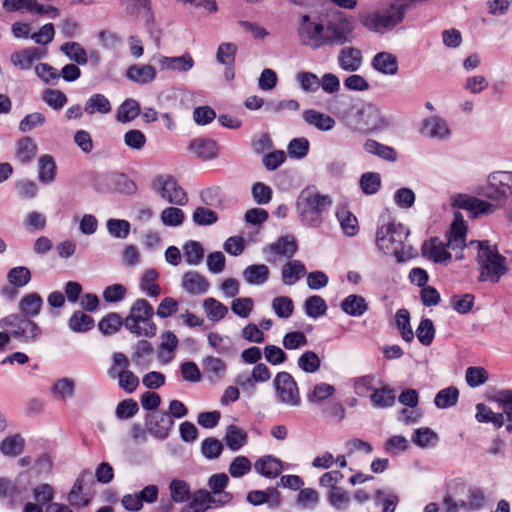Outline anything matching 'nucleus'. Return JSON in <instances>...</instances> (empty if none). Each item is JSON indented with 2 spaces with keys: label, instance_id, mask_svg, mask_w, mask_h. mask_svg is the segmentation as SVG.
I'll return each instance as SVG.
<instances>
[{
  "label": "nucleus",
  "instance_id": "obj_7",
  "mask_svg": "<svg viewBox=\"0 0 512 512\" xmlns=\"http://www.w3.org/2000/svg\"><path fill=\"white\" fill-rule=\"evenodd\" d=\"M0 327L10 331L13 338L26 343L35 342L42 335V330L36 322L17 313L3 317L0 320Z\"/></svg>",
  "mask_w": 512,
  "mask_h": 512
},
{
  "label": "nucleus",
  "instance_id": "obj_24",
  "mask_svg": "<svg viewBox=\"0 0 512 512\" xmlns=\"http://www.w3.org/2000/svg\"><path fill=\"white\" fill-rule=\"evenodd\" d=\"M339 66L347 72H355L362 65V53L354 47H345L340 50L338 55Z\"/></svg>",
  "mask_w": 512,
  "mask_h": 512
},
{
  "label": "nucleus",
  "instance_id": "obj_42",
  "mask_svg": "<svg viewBox=\"0 0 512 512\" xmlns=\"http://www.w3.org/2000/svg\"><path fill=\"white\" fill-rule=\"evenodd\" d=\"M336 217L344 234L354 236L358 233L357 218L346 207H339L336 211Z\"/></svg>",
  "mask_w": 512,
  "mask_h": 512
},
{
  "label": "nucleus",
  "instance_id": "obj_4",
  "mask_svg": "<svg viewBox=\"0 0 512 512\" xmlns=\"http://www.w3.org/2000/svg\"><path fill=\"white\" fill-rule=\"evenodd\" d=\"M409 230L401 223L389 222L381 225L376 232V245L386 255H393L398 262L411 256V247L405 244Z\"/></svg>",
  "mask_w": 512,
  "mask_h": 512
},
{
  "label": "nucleus",
  "instance_id": "obj_9",
  "mask_svg": "<svg viewBox=\"0 0 512 512\" xmlns=\"http://www.w3.org/2000/svg\"><path fill=\"white\" fill-rule=\"evenodd\" d=\"M354 30L353 20L343 13H336L331 16L324 25V38L326 45H342L349 40Z\"/></svg>",
  "mask_w": 512,
  "mask_h": 512
},
{
  "label": "nucleus",
  "instance_id": "obj_2",
  "mask_svg": "<svg viewBox=\"0 0 512 512\" xmlns=\"http://www.w3.org/2000/svg\"><path fill=\"white\" fill-rule=\"evenodd\" d=\"M342 120L349 129L359 133H371L388 125L381 110L371 103L352 104L344 111Z\"/></svg>",
  "mask_w": 512,
  "mask_h": 512
},
{
  "label": "nucleus",
  "instance_id": "obj_45",
  "mask_svg": "<svg viewBox=\"0 0 512 512\" xmlns=\"http://www.w3.org/2000/svg\"><path fill=\"white\" fill-rule=\"evenodd\" d=\"M38 179L42 183H51L56 176V164L52 156L43 155L38 161Z\"/></svg>",
  "mask_w": 512,
  "mask_h": 512
},
{
  "label": "nucleus",
  "instance_id": "obj_1",
  "mask_svg": "<svg viewBox=\"0 0 512 512\" xmlns=\"http://www.w3.org/2000/svg\"><path fill=\"white\" fill-rule=\"evenodd\" d=\"M332 204L331 196L321 193L316 186L305 187L296 199V211L300 222L307 227H319Z\"/></svg>",
  "mask_w": 512,
  "mask_h": 512
},
{
  "label": "nucleus",
  "instance_id": "obj_64",
  "mask_svg": "<svg viewBox=\"0 0 512 512\" xmlns=\"http://www.w3.org/2000/svg\"><path fill=\"white\" fill-rule=\"evenodd\" d=\"M272 309L279 318H289L294 310L293 301L288 296H278L272 300Z\"/></svg>",
  "mask_w": 512,
  "mask_h": 512
},
{
  "label": "nucleus",
  "instance_id": "obj_8",
  "mask_svg": "<svg viewBox=\"0 0 512 512\" xmlns=\"http://www.w3.org/2000/svg\"><path fill=\"white\" fill-rule=\"evenodd\" d=\"M151 189L171 205L185 206L189 201L185 189L170 174L156 175L151 182Z\"/></svg>",
  "mask_w": 512,
  "mask_h": 512
},
{
  "label": "nucleus",
  "instance_id": "obj_36",
  "mask_svg": "<svg viewBox=\"0 0 512 512\" xmlns=\"http://www.w3.org/2000/svg\"><path fill=\"white\" fill-rule=\"evenodd\" d=\"M83 110L88 115L107 114L111 111V104L106 96L96 93L87 99Z\"/></svg>",
  "mask_w": 512,
  "mask_h": 512
},
{
  "label": "nucleus",
  "instance_id": "obj_38",
  "mask_svg": "<svg viewBox=\"0 0 512 512\" xmlns=\"http://www.w3.org/2000/svg\"><path fill=\"white\" fill-rule=\"evenodd\" d=\"M158 497V487L156 485H148L134 496L130 495V511H138L142 508L143 502L153 503Z\"/></svg>",
  "mask_w": 512,
  "mask_h": 512
},
{
  "label": "nucleus",
  "instance_id": "obj_27",
  "mask_svg": "<svg viewBox=\"0 0 512 512\" xmlns=\"http://www.w3.org/2000/svg\"><path fill=\"white\" fill-rule=\"evenodd\" d=\"M305 274V265L299 260H290L281 268V278L284 285H294L304 277Z\"/></svg>",
  "mask_w": 512,
  "mask_h": 512
},
{
  "label": "nucleus",
  "instance_id": "obj_63",
  "mask_svg": "<svg viewBox=\"0 0 512 512\" xmlns=\"http://www.w3.org/2000/svg\"><path fill=\"white\" fill-rule=\"evenodd\" d=\"M171 498L174 502L182 503L189 499L190 487L184 480L174 479L169 484Z\"/></svg>",
  "mask_w": 512,
  "mask_h": 512
},
{
  "label": "nucleus",
  "instance_id": "obj_15",
  "mask_svg": "<svg viewBox=\"0 0 512 512\" xmlns=\"http://www.w3.org/2000/svg\"><path fill=\"white\" fill-rule=\"evenodd\" d=\"M174 424L171 416L165 411H154L146 418V428L151 435L158 439H165Z\"/></svg>",
  "mask_w": 512,
  "mask_h": 512
},
{
  "label": "nucleus",
  "instance_id": "obj_22",
  "mask_svg": "<svg viewBox=\"0 0 512 512\" xmlns=\"http://www.w3.org/2000/svg\"><path fill=\"white\" fill-rule=\"evenodd\" d=\"M254 469L261 476L274 479L281 474L283 465L278 458L272 455H265L254 463Z\"/></svg>",
  "mask_w": 512,
  "mask_h": 512
},
{
  "label": "nucleus",
  "instance_id": "obj_10",
  "mask_svg": "<svg viewBox=\"0 0 512 512\" xmlns=\"http://www.w3.org/2000/svg\"><path fill=\"white\" fill-rule=\"evenodd\" d=\"M273 386L280 403L297 407L301 403L300 393L296 381L288 372L282 371L273 379Z\"/></svg>",
  "mask_w": 512,
  "mask_h": 512
},
{
  "label": "nucleus",
  "instance_id": "obj_54",
  "mask_svg": "<svg viewBox=\"0 0 512 512\" xmlns=\"http://www.w3.org/2000/svg\"><path fill=\"white\" fill-rule=\"evenodd\" d=\"M459 397V391L455 387H448L440 390L435 398L434 403L440 409H445L454 406Z\"/></svg>",
  "mask_w": 512,
  "mask_h": 512
},
{
  "label": "nucleus",
  "instance_id": "obj_50",
  "mask_svg": "<svg viewBox=\"0 0 512 512\" xmlns=\"http://www.w3.org/2000/svg\"><path fill=\"white\" fill-rule=\"evenodd\" d=\"M68 326L73 332L84 333L93 328L94 320L91 316L81 311H76L70 317Z\"/></svg>",
  "mask_w": 512,
  "mask_h": 512
},
{
  "label": "nucleus",
  "instance_id": "obj_39",
  "mask_svg": "<svg viewBox=\"0 0 512 512\" xmlns=\"http://www.w3.org/2000/svg\"><path fill=\"white\" fill-rule=\"evenodd\" d=\"M395 392L389 386L375 389L370 394V401L375 408L384 409L392 407L395 403Z\"/></svg>",
  "mask_w": 512,
  "mask_h": 512
},
{
  "label": "nucleus",
  "instance_id": "obj_23",
  "mask_svg": "<svg viewBox=\"0 0 512 512\" xmlns=\"http://www.w3.org/2000/svg\"><path fill=\"white\" fill-rule=\"evenodd\" d=\"M182 288L194 295L205 294L209 289L207 279L196 271H190L184 274L181 283Z\"/></svg>",
  "mask_w": 512,
  "mask_h": 512
},
{
  "label": "nucleus",
  "instance_id": "obj_62",
  "mask_svg": "<svg viewBox=\"0 0 512 512\" xmlns=\"http://www.w3.org/2000/svg\"><path fill=\"white\" fill-rule=\"evenodd\" d=\"M7 279L15 287H24L31 280V272L24 266L14 267L9 270Z\"/></svg>",
  "mask_w": 512,
  "mask_h": 512
},
{
  "label": "nucleus",
  "instance_id": "obj_30",
  "mask_svg": "<svg viewBox=\"0 0 512 512\" xmlns=\"http://www.w3.org/2000/svg\"><path fill=\"white\" fill-rule=\"evenodd\" d=\"M372 66L385 75H395L398 71L397 58L389 52L377 53L372 60Z\"/></svg>",
  "mask_w": 512,
  "mask_h": 512
},
{
  "label": "nucleus",
  "instance_id": "obj_6",
  "mask_svg": "<svg viewBox=\"0 0 512 512\" xmlns=\"http://www.w3.org/2000/svg\"><path fill=\"white\" fill-rule=\"evenodd\" d=\"M154 309L145 299H137L130 307V333L151 338L156 335Z\"/></svg>",
  "mask_w": 512,
  "mask_h": 512
},
{
  "label": "nucleus",
  "instance_id": "obj_57",
  "mask_svg": "<svg viewBox=\"0 0 512 512\" xmlns=\"http://www.w3.org/2000/svg\"><path fill=\"white\" fill-rule=\"evenodd\" d=\"M396 325L403 340L411 342L414 338V333L410 326V315L406 309H399L396 312Z\"/></svg>",
  "mask_w": 512,
  "mask_h": 512
},
{
  "label": "nucleus",
  "instance_id": "obj_35",
  "mask_svg": "<svg viewBox=\"0 0 512 512\" xmlns=\"http://www.w3.org/2000/svg\"><path fill=\"white\" fill-rule=\"evenodd\" d=\"M247 433L236 425H229L226 429L224 442L231 451L240 450L247 443Z\"/></svg>",
  "mask_w": 512,
  "mask_h": 512
},
{
  "label": "nucleus",
  "instance_id": "obj_13",
  "mask_svg": "<svg viewBox=\"0 0 512 512\" xmlns=\"http://www.w3.org/2000/svg\"><path fill=\"white\" fill-rule=\"evenodd\" d=\"M271 377L268 366L264 363L256 364L251 374L240 373L235 378V383L247 394H253L256 389V383L267 382Z\"/></svg>",
  "mask_w": 512,
  "mask_h": 512
},
{
  "label": "nucleus",
  "instance_id": "obj_56",
  "mask_svg": "<svg viewBox=\"0 0 512 512\" xmlns=\"http://www.w3.org/2000/svg\"><path fill=\"white\" fill-rule=\"evenodd\" d=\"M207 340L216 353L227 355L231 352L232 341L228 336H223L216 332H210L207 336Z\"/></svg>",
  "mask_w": 512,
  "mask_h": 512
},
{
  "label": "nucleus",
  "instance_id": "obj_16",
  "mask_svg": "<svg viewBox=\"0 0 512 512\" xmlns=\"http://www.w3.org/2000/svg\"><path fill=\"white\" fill-rule=\"evenodd\" d=\"M448 245L438 238H431L425 242L422 247L423 255L433 260L435 263L447 265L452 258L451 253L447 251Z\"/></svg>",
  "mask_w": 512,
  "mask_h": 512
},
{
  "label": "nucleus",
  "instance_id": "obj_55",
  "mask_svg": "<svg viewBox=\"0 0 512 512\" xmlns=\"http://www.w3.org/2000/svg\"><path fill=\"white\" fill-rule=\"evenodd\" d=\"M304 309L307 316L318 318L326 313L327 305L322 297L313 295L306 299Z\"/></svg>",
  "mask_w": 512,
  "mask_h": 512
},
{
  "label": "nucleus",
  "instance_id": "obj_18",
  "mask_svg": "<svg viewBox=\"0 0 512 512\" xmlns=\"http://www.w3.org/2000/svg\"><path fill=\"white\" fill-rule=\"evenodd\" d=\"M46 54L47 51L45 49L30 47L11 54L10 61L15 67L27 70L35 60L44 58Z\"/></svg>",
  "mask_w": 512,
  "mask_h": 512
},
{
  "label": "nucleus",
  "instance_id": "obj_3",
  "mask_svg": "<svg viewBox=\"0 0 512 512\" xmlns=\"http://www.w3.org/2000/svg\"><path fill=\"white\" fill-rule=\"evenodd\" d=\"M468 248L477 251L479 281L497 283L507 273L506 258L499 254L496 246L490 245L489 241H470Z\"/></svg>",
  "mask_w": 512,
  "mask_h": 512
},
{
  "label": "nucleus",
  "instance_id": "obj_5",
  "mask_svg": "<svg viewBox=\"0 0 512 512\" xmlns=\"http://www.w3.org/2000/svg\"><path fill=\"white\" fill-rule=\"evenodd\" d=\"M401 9L395 1L387 9L361 15L360 21L368 30L384 34L404 20L405 14Z\"/></svg>",
  "mask_w": 512,
  "mask_h": 512
},
{
  "label": "nucleus",
  "instance_id": "obj_19",
  "mask_svg": "<svg viewBox=\"0 0 512 512\" xmlns=\"http://www.w3.org/2000/svg\"><path fill=\"white\" fill-rule=\"evenodd\" d=\"M108 375L112 379H118L119 386L124 390H128V359L124 353L116 352L113 354Z\"/></svg>",
  "mask_w": 512,
  "mask_h": 512
},
{
  "label": "nucleus",
  "instance_id": "obj_52",
  "mask_svg": "<svg viewBox=\"0 0 512 512\" xmlns=\"http://www.w3.org/2000/svg\"><path fill=\"white\" fill-rule=\"evenodd\" d=\"M63 52L70 60L76 62L79 65H85L88 62V57L85 49L77 42H67L60 47Z\"/></svg>",
  "mask_w": 512,
  "mask_h": 512
},
{
  "label": "nucleus",
  "instance_id": "obj_33",
  "mask_svg": "<svg viewBox=\"0 0 512 512\" xmlns=\"http://www.w3.org/2000/svg\"><path fill=\"white\" fill-rule=\"evenodd\" d=\"M328 504L337 511H345L350 507L351 497L342 487H334L326 493Z\"/></svg>",
  "mask_w": 512,
  "mask_h": 512
},
{
  "label": "nucleus",
  "instance_id": "obj_34",
  "mask_svg": "<svg viewBox=\"0 0 512 512\" xmlns=\"http://www.w3.org/2000/svg\"><path fill=\"white\" fill-rule=\"evenodd\" d=\"M341 309L348 315L353 317L362 316L368 309L365 299L356 294L347 296L341 302Z\"/></svg>",
  "mask_w": 512,
  "mask_h": 512
},
{
  "label": "nucleus",
  "instance_id": "obj_17",
  "mask_svg": "<svg viewBox=\"0 0 512 512\" xmlns=\"http://www.w3.org/2000/svg\"><path fill=\"white\" fill-rule=\"evenodd\" d=\"M455 206L469 211L473 217L481 214H490L495 210V205L475 197L460 195L455 199Z\"/></svg>",
  "mask_w": 512,
  "mask_h": 512
},
{
  "label": "nucleus",
  "instance_id": "obj_44",
  "mask_svg": "<svg viewBox=\"0 0 512 512\" xmlns=\"http://www.w3.org/2000/svg\"><path fill=\"white\" fill-rule=\"evenodd\" d=\"M181 206H169L164 208L160 213V221L167 227H178L183 224L185 214L180 208Z\"/></svg>",
  "mask_w": 512,
  "mask_h": 512
},
{
  "label": "nucleus",
  "instance_id": "obj_11",
  "mask_svg": "<svg viewBox=\"0 0 512 512\" xmlns=\"http://www.w3.org/2000/svg\"><path fill=\"white\" fill-rule=\"evenodd\" d=\"M297 34L301 44L312 49H318L326 45L324 38V25L310 20L309 15H302L297 28Z\"/></svg>",
  "mask_w": 512,
  "mask_h": 512
},
{
  "label": "nucleus",
  "instance_id": "obj_26",
  "mask_svg": "<svg viewBox=\"0 0 512 512\" xmlns=\"http://www.w3.org/2000/svg\"><path fill=\"white\" fill-rule=\"evenodd\" d=\"M302 116L308 125L314 126L320 131H330L336 124L331 116L314 109L304 110Z\"/></svg>",
  "mask_w": 512,
  "mask_h": 512
},
{
  "label": "nucleus",
  "instance_id": "obj_31",
  "mask_svg": "<svg viewBox=\"0 0 512 512\" xmlns=\"http://www.w3.org/2000/svg\"><path fill=\"white\" fill-rule=\"evenodd\" d=\"M43 305V300L38 293L32 292L25 295L19 302V310L21 316L28 318L39 315Z\"/></svg>",
  "mask_w": 512,
  "mask_h": 512
},
{
  "label": "nucleus",
  "instance_id": "obj_21",
  "mask_svg": "<svg viewBox=\"0 0 512 512\" xmlns=\"http://www.w3.org/2000/svg\"><path fill=\"white\" fill-rule=\"evenodd\" d=\"M421 133L427 137L442 140L450 136V129L444 119L432 116L423 121Z\"/></svg>",
  "mask_w": 512,
  "mask_h": 512
},
{
  "label": "nucleus",
  "instance_id": "obj_14",
  "mask_svg": "<svg viewBox=\"0 0 512 512\" xmlns=\"http://www.w3.org/2000/svg\"><path fill=\"white\" fill-rule=\"evenodd\" d=\"M297 251V243L292 236H283L277 239L274 243L269 244L264 248L266 260L269 263H274L276 257H283L291 259Z\"/></svg>",
  "mask_w": 512,
  "mask_h": 512
},
{
  "label": "nucleus",
  "instance_id": "obj_43",
  "mask_svg": "<svg viewBox=\"0 0 512 512\" xmlns=\"http://www.w3.org/2000/svg\"><path fill=\"white\" fill-rule=\"evenodd\" d=\"M364 150L387 161L394 162L397 159V153L392 147L381 144L373 139L366 140Z\"/></svg>",
  "mask_w": 512,
  "mask_h": 512
},
{
  "label": "nucleus",
  "instance_id": "obj_58",
  "mask_svg": "<svg viewBox=\"0 0 512 512\" xmlns=\"http://www.w3.org/2000/svg\"><path fill=\"white\" fill-rule=\"evenodd\" d=\"M237 46L234 43L225 42L219 45L216 52V61L222 65H235Z\"/></svg>",
  "mask_w": 512,
  "mask_h": 512
},
{
  "label": "nucleus",
  "instance_id": "obj_59",
  "mask_svg": "<svg viewBox=\"0 0 512 512\" xmlns=\"http://www.w3.org/2000/svg\"><path fill=\"white\" fill-rule=\"evenodd\" d=\"M297 365L306 373H315L321 366V360L314 351H305L298 358Z\"/></svg>",
  "mask_w": 512,
  "mask_h": 512
},
{
  "label": "nucleus",
  "instance_id": "obj_25",
  "mask_svg": "<svg viewBox=\"0 0 512 512\" xmlns=\"http://www.w3.org/2000/svg\"><path fill=\"white\" fill-rule=\"evenodd\" d=\"M204 373L210 382L220 381L226 374L227 364L220 358L207 356L202 360Z\"/></svg>",
  "mask_w": 512,
  "mask_h": 512
},
{
  "label": "nucleus",
  "instance_id": "obj_47",
  "mask_svg": "<svg viewBox=\"0 0 512 512\" xmlns=\"http://www.w3.org/2000/svg\"><path fill=\"white\" fill-rule=\"evenodd\" d=\"M24 445V439L20 435H10L1 441L0 451L6 456L15 457L23 452Z\"/></svg>",
  "mask_w": 512,
  "mask_h": 512
},
{
  "label": "nucleus",
  "instance_id": "obj_20",
  "mask_svg": "<svg viewBox=\"0 0 512 512\" xmlns=\"http://www.w3.org/2000/svg\"><path fill=\"white\" fill-rule=\"evenodd\" d=\"M150 28L154 22V14L150 0H130V18Z\"/></svg>",
  "mask_w": 512,
  "mask_h": 512
},
{
  "label": "nucleus",
  "instance_id": "obj_49",
  "mask_svg": "<svg viewBox=\"0 0 512 512\" xmlns=\"http://www.w3.org/2000/svg\"><path fill=\"white\" fill-rule=\"evenodd\" d=\"M203 309L207 318L214 322L222 320L228 313V308L212 297L204 300Z\"/></svg>",
  "mask_w": 512,
  "mask_h": 512
},
{
  "label": "nucleus",
  "instance_id": "obj_60",
  "mask_svg": "<svg viewBox=\"0 0 512 512\" xmlns=\"http://www.w3.org/2000/svg\"><path fill=\"white\" fill-rule=\"evenodd\" d=\"M184 258L189 265H198L204 256V249L197 241H188L184 247Z\"/></svg>",
  "mask_w": 512,
  "mask_h": 512
},
{
  "label": "nucleus",
  "instance_id": "obj_61",
  "mask_svg": "<svg viewBox=\"0 0 512 512\" xmlns=\"http://www.w3.org/2000/svg\"><path fill=\"white\" fill-rule=\"evenodd\" d=\"M416 336L422 345L429 346L435 337L433 322L428 318L422 319L416 329Z\"/></svg>",
  "mask_w": 512,
  "mask_h": 512
},
{
  "label": "nucleus",
  "instance_id": "obj_46",
  "mask_svg": "<svg viewBox=\"0 0 512 512\" xmlns=\"http://www.w3.org/2000/svg\"><path fill=\"white\" fill-rule=\"evenodd\" d=\"M156 77V70L151 65H130V81L148 84Z\"/></svg>",
  "mask_w": 512,
  "mask_h": 512
},
{
  "label": "nucleus",
  "instance_id": "obj_51",
  "mask_svg": "<svg viewBox=\"0 0 512 512\" xmlns=\"http://www.w3.org/2000/svg\"><path fill=\"white\" fill-rule=\"evenodd\" d=\"M75 392L74 381L70 378H61L57 380L51 388L52 395L62 401L73 397Z\"/></svg>",
  "mask_w": 512,
  "mask_h": 512
},
{
  "label": "nucleus",
  "instance_id": "obj_41",
  "mask_svg": "<svg viewBox=\"0 0 512 512\" xmlns=\"http://www.w3.org/2000/svg\"><path fill=\"white\" fill-rule=\"evenodd\" d=\"M208 497L209 491L207 490L200 489L195 491L190 497V502L181 509V512L207 511L210 509Z\"/></svg>",
  "mask_w": 512,
  "mask_h": 512
},
{
  "label": "nucleus",
  "instance_id": "obj_37",
  "mask_svg": "<svg viewBox=\"0 0 512 512\" xmlns=\"http://www.w3.org/2000/svg\"><path fill=\"white\" fill-rule=\"evenodd\" d=\"M158 276V272L155 269H148L140 277L139 288L149 297H157L161 293V289L157 284Z\"/></svg>",
  "mask_w": 512,
  "mask_h": 512
},
{
  "label": "nucleus",
  "instance_id": "obj_48",
  "mask_svg": "<svg viewBox=\"0 0 512 512\" xmlns=\"http://www.w3.org/2000/svg\"><path fill=\"white\" fill-rule=\"evenodd\" d=\"M36 151L35 142L29 137H24L17 142L16 158L23 164L29 163L35 157Z\"/></svg>",
  "mask_w": 512,
  "mask_h": 512
},
{
  "label": "nucleus",
  "instance_id": "obj_12",
  "mask_svg": "<svg viewBox=\"0 0 512 512\" xmlns=\"http://www.w3.org/2000/svg\"><path fill=\"white\" fill-rule=\"evenodd\" d=\"M93 483L92 473L89 470L82 471L68 495L71 505L78 506L79 508L88 505L91 499L89 488Z\"/></svg>",
  "mask_w": 512,
  "mask_h": 512
},
{
  "label": "nucleus",
  "instance_id": "obj_28",
  "mask_svg": "<svg viewBox=\"0 0 512 512\" xmlns=\"http://www.w3.org/2000/svg\"><path fill=\"white\" fill-rule=\"evenodd\" d=\"M190 151L201 159H214L218 155V147L211 139L197 138L189 146Z\"/></svg>",
  "mask_w": 512,
  "mask_h": 512
},
{
  "label": "nucleus",
  "instance_id": "obj_53",
  "mask_svg": "<svg viewBox=\"0 0 512 512\" xmlns=\"http://www.w3.org/2000/svg\"><path fill=\"white\" fill-rule=\"evenodd\" d=\"M412 442L421 448L435 446L438 442V435L428 427L418 428L414 431Z\"/></svg>",
  "mask_w": 512,
  "mask_h": 512
},
{
  "label": "nucleus",
  "instance_id": "obj_29",
  "mask_svg": "<svg viewBox=\"0 0 512 512\" xmlns=\"http://www.w3.org/2000/svg\"><path fill=\"white\" fill-rule=\"evenodd\" d=\"M466 226L458 214L455 215V221L451 226V231L447 240V245L452 250H462L467 245L465 243Z\"/></svg>",
  "mask_w": 512,
  "mask_h": 512
},
{
  "label": "nucleus",
  "instance_id": "obj_40",
  "mask_svg": "<svg viewBox=\"0 0 512 512\" xmlns=\"http://www.w3.org/2000/svg\"><path fill=\"white\" fill-rule=\"evenodd\" d=\"M162 68L171 69L179 72H186L192 69L194 61L188 54L178 57H165L162 56L159 60Z\"/></svg>",
  "mask_w": 512,
  "mask_h": 512
},
{
  "label": "nucleus",
  "instance_id": "obj_32",
  "mask_svg": "<svg viewBox=\"0 0 512 512\" xmlns=\"http://www.w3.org/2000/svg\"><path fill=\"white\" fill-rule=\"evenodd\" d=\"M270 270L265 264H253L247 266L243 271L244 280L250 285H262L268 279Z\"/></svg>",
  "mask_w": 512,
  "mask_h": 512
}]
</instances>
